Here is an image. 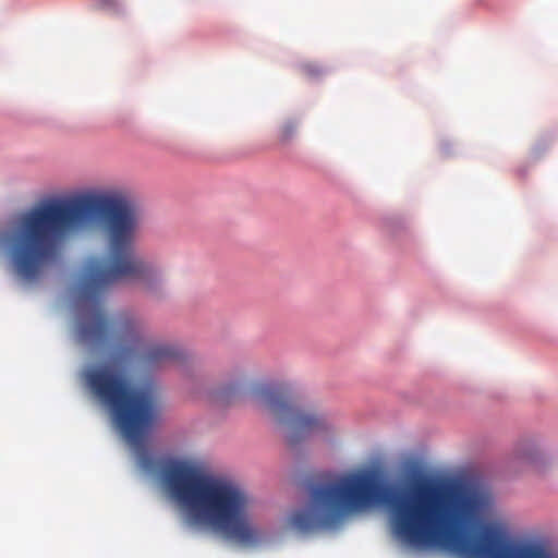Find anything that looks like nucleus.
<instances>
[{
    "label": "nucleus",
    "mask_w": 558,
    "mask_h": 558,
    "mask_svg": "<svg viewBox=\"0 0 558 558\" xmlns=\"http://www.w3.org/2000/svg\"><path fill=\"white\" fill-rule=\"evenodd\" d=\"M236 393V387L233 385L223 386L207 392L208 401L217 404H228Z\"/></svg>",
    "instance_id": "6"
},
{
    "label": "nucleus",
    "mask_w": 558,
    "mask_h": 558,
    "mask_svg": "<svg viewBox=\"0 0 558 558\" xmlns=\"http://www.w3.org/2000/svg\"><path fill=\"white\" fill-rule=\"evenodd\" d=\"M146 473L160 472L162 482L194 525L206 526L243 546H256L262 532L251 524V497L239 485L204 475L195 465L180 460H156L147 452L138 457Z\"/></svg>",
    "instance_id": "2"
},
{
    "label": "nucleus",
    "mask_w": 558,
    "mask_h": 558,
    "mask_svg": "<svg viewBox=\"0 0 558 558\" xmlns=\"http://www.w3.org/2000/svg\"><path fill=\"white\" fill-rule=\"evenodd\" d=\"M247 393L263 414L286 428V439L291 447L329 428L325 417L302 407L283 385L260 383L252 386Z\"/></svg>",
    "instance_id": "4"
},
{
    "label": "nucleus",
    "mask_w": 558,
    "mask_h": 558,
    "mask_svg": "<svg viewBox=\"0 0 558 558\" xmlns=\"http://www.w3.org/2000/svg\"><path fill=\"white\" fill-rule=\"evenodd\" d=\"M228 150L230 154L227 157L234 159L248 157L258 151V149L255 146H253L250 142H235V144Z\"/></svg>",
    "instance_id": "7"
},
{
    "label": "nucleus",
    "mask_w": 558,
    "mask_h": 558,
    "mask_svg": "<svg viewBox=\"0 0 558 558\" xmlns=\"http://www.w3.org/2000/svg\"><path fill=\"white\" fill-rule=\"evenodd\" d=\"M485 508L483 496L462 486V558H553L538 543L510 544L496 525L486 524L477 537L469 532L481 519Z\"/></svg>",
    "instance_id": "3"
},
{
    "label": "nucleus",
    "mask_w": 558,
    "mask_h": 558,
    "mask_svg": "<svg viewBox=\"0 0 558 558\" xmlns=\"http://www.w3.org/2000/svg\"><path fill=\"white\" fill-rule=\"evenodd\" d=\"M0 246L7 251L19 277L35 278V206L19 215L0 233Z\"/></svg>",
    "instance_id": "5"
},
{
    "label": "nucleus",
    "mask_w": 558,
    "mask_h": 558,
    "mask_svg": "<svg viewBox=\"0 0 558 558\" xmlns=\"http://www.w3.org/2000/svg\"><path fill=\"white\" fill-rule=\"evenodd\" d=\"M141 214L135 201L120 190L87 191L66 198L37 203V278L46 267L60 264L68 244L87 227L104 235V258L83 265L77 292V338L83 344L119 345L105 363L88 367L83 379L90 393L107 408L124 437L140 444L160 416L161 403L151 386L132 387L134 364L154 369L178 363L183 354L170 343L143 345L137 322L129 315L108 316L102 296L122 281H147L154 268L135 254Z\"/></svg>",
    "instance_id": "1"
},
{
    "label": "nucleus",
    "mask_w": 558,
    "mask_h": 558,
    "mask_svg": "<svg viewBox=\"0 0 558 558\" xmlns=\"http://www.w3.org/2000/svg\"><path fill=\"white\" fill-rule=\"evenodd\" d=\"M301 72L305 77L315 80L322 76L325 70L315 62H306L301 65Z\"/></svg>",
    "instance_id": "8"
}]
</instances>
